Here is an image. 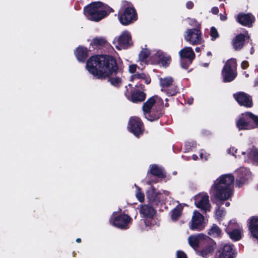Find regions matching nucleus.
<instances>
[{
	"label": "nucleus",
	"mask_w": 258,
	"mask_h": 258,
	"mask_svg": "<svg viewBox=\"0 0 258 258\" xmlns=\"http://www.w3.org/2000/svg\"><path fill=\"white\" fill-rule=\"evenodd\" d=\"M211 12L214 14H217L219 12V9L217 7H214L211 9Z\"/></svg>",
	"instance_id": "nucleus-45"
},
{
	"label": "nucleus",
	"mask_w": 258,
	"mask_h": 258,
	"mask_svg": "<svg viewBox=\"0 0 258 258\" xmlns=\"http://www.w3.org/2000/svg\"><path fill=\"white\" fill-rule=\"evenodd\" d=\"M140 213L144 217L151 218L154 216L156 211L152 207L148 205H143L140 208Z\"/></svg>",
	"instance_id": "nucleus-21"
},
{
	"label": "nucleus",
	"mask_w": 258,
	"mask_h": 258,
	"mask_svg": "<svg viewBox=\"0 0 258 258\" xmlns=\"http://www.w3.org/2000/svg\"><path fill=\"white\" fill-rule=\"evenodd\" d=\"M181 66H182V68H185V69H186V67H184V66H183V64H181Z\"/></svg>",
	"instance_id": "nucleus-56"
},
{
	"label": "nucleus",
	"mask_w": 258,
	"mask_h": 258,
	"mask_svg": "<svg viewBox=\"0 0 258 258\" xmlns=\"http://www.w3.org/2000/svg\"><path fill=\"white\" fill-rule=\"evenodd\" d=\"M226 231L232 240L237 241L241 237L242 229L240 228L235 220H231L225 229Z\"/></svg>",
	"instance_id": "nucleus-11"
},
{
	"label": "nucleus",
	"mask_w": 258,
	"mask_h": 258,
	"mask_svg": "<svg viewBox=\"0 0 258 258\" xmlns=\"http://www.w3.org/2000/svg\"><path fill=\"white\" fill-rule=\"evenodd\" d=\"M135 186L136 188V197L137 199L140 202H143L145 199V196L144 193L141 191V189L136 184H135Z\"/></svg>",
	"instance_id": "nucleus-37"
},
{
	"label": "nucleus",
	"mask_w": 258,
	"mask_h": 258,
	"mask_svg": "<svg viewBox=\"0 0 258 258\" xmlns=\"http://www.w3.org/2000/svg\"><path fill=\"white\" fill-rule=\"evenodd\" d=\"M113 44L118 50L127 48L132 44L130 33L127 31H123L119 37L114 38Z\"/></svg>",
	"instance_id": "nucleus-7"
},
{
	"label": "nucleus",
	"mask_w": 258,
	"mask_h": 258,
	"mask_svg": "<svg viewBox=\"0 0 258 258\" xmlns=\"http://www.w3.org/2000/svg\"><path fill=\"white\" fill-rule=\"evenodd\" d=\"M118 19L120 22L124 25L133 23L137 19L135 10L132 8H126L124 10H120Z\"/></svg>",
	"instance_id": "nucleus-8"
},
{
	"label": "nucleus",
	"mask_w": 258,
	"mask_h": 258,
	"mask_svg": "<svg viewBox=\"0 0 258 258\" xmlns=\"http://www.w3.org/2000/svg\"><path fill=\"white\" fill-rule=\"evenodd\" d=\"M195 203L196 206L204 211H208L210 209L209 196L207 194H201L195 196Z\"/></svg>",
	"instance_id": "nucleus-14"
},
{
	"label": "nucleus",
	"mask_w": 258,
	"mask_h": 258,
	"mask_svg": "<svg viewBox=\"0 0 258 258\" xmlns=\"http://www.w3.org/2000/svg\"><path fill=\"white\" fill-rule=\"evenodd\" d=\"M152 59L155 63H158L165 67L168 66L171 62L170 56L160 50L156 51L152 56Z\"/></svg>",
	"instance_id": "nucleus-15"
},
{
	"label": "nucleus",
	"mask_w": 258,
	"mask_h": 258,
	"mask_svg": "<svg viewBox=\"0 0 258 258\" xmlns=\"http://www.w3.org/2000/svg\"><path fill=\"white\" fill-rule=\"evenodd\" d=\"M150 173L153 175L160 177H163L165 176L164 170L156 165H153L151 166Z\"/></svg>",
	"instance_id": "nucleus-31"
},
{
	"label": "nucleus",
	"mask_w": 258,
	"mask_h": 258,
	"mask_svg": "<svg viewBox=\"0 0 258 258\" xmlns=\"http://www.w3.org/2000/svg\"><path fill=\"white\" fill-rule=\"evenodd\" d=\"M237 173L238 174L237 182L238 180L244 182L245 180L247 179L250 176V172L245 168H240L237 171Z\"/></svg>",
	"instance_id": "nucleus-29"
},
{
	"label": "nucleus",
	"mask_w": 258,
	"mask_h": 258,
	"mask_svg": "<svg viewBox=\"0 0 258 258\" xmlns=\"http://www.w3.org/2000/svg\"><path fill=\"white\" fill-rule=\"evenodd\" d=\"M224 211L222 209H218L216 210L215 215L217 219L220 220L224 215Z\"/></svg>",
	"instance_id": "nucleus-39"
},
{
	"label": "nucleus",
	"mask_w": 258,
	"mask_h": 258,
	"mask_svg": "<svg viewBox=\"0 0 258 258\" xmlns=\"http://www.w3.org/2000/svg\"><path fill=\"white\" fill-rule=\"evenodd\" d=\"M164 194L166 195H167L168 194V191H165L164 192Z\"/></svg>",
	"instance_id": "nucleus-55"
},
{
	"label": "nucleus",
	"mask_w": 258,
	"mask_h": 258,
	"mask_svg": "<svg viewBox=\"0 0 258 258\" xmlns=\"http://www.w3.org/2000/svg\"><path fill=\"white\" fill-rule=\"evenodd\" d=\"M249 229L253 237L258 239V217H253L249 219Z\"/></svg>",
	"instance_id": "nucleus-22"
},
{
	"label": "nucleus",
	"mask_w": 258,
	"mask_h": 258,
	"mask_svg": "<svg viewBox=\"0 0 258 258\" xmlns=\"http://www.w3.org/2000/svg\"><path fill=\"white\" fill-rule=\"evenodd\" d=\"M245 37L243 34H239L233 39V46L235 50L240 49L243 47Z\"/></svg>",
	"instance_id": "nucleus-26"
},
{
	"label": "nucleus",
	"mask_w": 258,
	"mask_h": 258,
	"mask_svg": "<svg viewBox=\"0 0 258 258\" xmlns=\"http://www.w3.org/2000/svg\"><path fill=\"white\" fill-rule=\"evenodd\" d=\"M232 245L225 244L218 258H232Z\"/></svg>",
	"instance_id": "nucleus-28"
},
{
	"label": "nucleus",
	"mask_w": 258,
	"mask_h": 258,
	"mask_svg": "<svg viewBox=\"0 0 258 258\" xmlns=\"http://www.w3.org/2000/svg\"><path fill=\"white\" fill-rule=\"evenodd\" d=\"M207 235L204 233H198L190 235L187 239L189 245L194 249H196L204 242Z\"/></svg>",
	"instance_id": "nucleus-16"
},
{
	"label": "nucleus",
	"mask_w": 258,
	"mask_h": 258,
	"mask_svg": "<svg viewBox=\"0 0 258 258\" xmlns=\"http://www.w3.org/2000/svg\"><path fill=\"white\" fill-rule=\"evenodd\" d=\"M194 6V4L191 2H188L186 3V7L188 9H191Z\"/></svg>",
	"instance_id": "nucleus-46"
},
{
	"label": "nucleus",
	"mask_w": 258,
	"mask_h": 258,
	"mask_svg": "<svg viewBox=\"0 0 258 258\" xmlns=\"http://www.w3.org/2000/svg\"><path fill=\"white\" fill-rule=\"evenodd\" d=\"M193 99L188 100L187 103L189 105H190L192 103Z\"/></svg>",
	"instance_id": "nucleus-50"
},
{
	"label": "nucleus",
	"mask_w": 258,
	"mask_h": 258,
	"mask_svg": "<svg viewBox=\"0 0 258 258\" xmlns=\"http://www.w3.org/2000/svg\"><path fill=\"white\" fill-rule=\"evenodd\" d=\"M202 245H204L198 251V254L204 257H207L212 255L216 247V242L208 236Z\"/></svg>",
	"instance_id": "nucleus-9"
},
{
	"label": "nucleus",
	"mask_w": 258,
	"mask_h": 258,
	"mask_svg": "<svg viewBox=\"0 0 258 258\" xmlns=\"http://www.w3.org/2000/svg\"><path fill=\"white\" fill-rule=\"evenodd\" d=\"M179 54L181 58H187L190 61V62L195 57V53L190 47H184L179 52Z\"/></svg>",
	"instance_id": "nucleus-23"
},
{
	"label": "nucleus",
	"mask_w": 258,
	"mask_h": 258,
	"mask_svg": "<svg viewBox=\"0 0 258 258\" xmlns=\"http://www.w3.org/2000/svg\"><path fill=\"white\" fill-rule=\"evenodd\" d=\"M88 50L86 47H78L75 51V55L80 61H84L87 57Z\"/></svg>",
	"instance_id": "nucleus-27"
},
{
	"label": "nucleus",
	"mask_w": 258,
	"mask_h": 258,
	"mask_svg": "<svg viewBox=\"0 0 258 258\" xmlns=\"http://www.w3.org/2000/svg\"><path fill=\"white\" fill-rule=\"evenodd\" d=\"M236 126L239 130L258 127V116L249 112L243 113L237 120Z\"/></svg>",
	"instance_id": "nucleus-4"
},
{
	"label": "nucleus",
	"mask_w": 258,
	"mask_h": 258,
	"mask_svg": "<svg viewBox=\"0 0 258 258\" xmlns=\"http://www.w3.org/2000/svg\"><path fill=\"white\" fill-rule=\"evenodd\" d=\"M201 31L197 29H187L184 35L185 40L191 45L200 44L202 42Z\"/></svg>",
	"instance_id": "nucleus-10"
},
{
	"label": "nucleus",
	"mask_w": 258,
	"mask_h": 258,
	"mask_svg": "<svg viewBox=\"0 0 258 258\" xmlns=\"http://www.w3.org/2000/svg\"><path fill=\"white\" fill-rule=\"evenodd\" d=\"M131 80L132 81H143L145 83L148 84L150 83V79L147 78L145 75L143 74H136L131 77Z\"/></svg>",
	"instance_id": "nucleus-32"
},
{
	"label": "nucleus",
	"mask_w": 258,
	"mask_h": 258,
	"mask_svg": "<svg viewBox=\"0 0 258 258\" xmlns=\"http://www.w3.org/2000/svg\"><path fill=\"white\" fill-rule=\"evenodd\" d=\"M236 150H235L234 147H232L228 150V152L229 153H231L232 154H234V151L236 153Z\"/></svg>",
	"instance_id": "nucleus-48"
},
{
	"label": "nucleus",
	"mask_w": 258,
	"mask_h": 258,
	"mask_svg": "<svg viewBox=\"0 0 258 258\" xmlns=\"http://www.w3.org/2000/svg\"><path fill=\"white\" fill-rule=\"evenodd\" d=\"M182 207L181 205H179L173 209L171 213V217L172 220L175 221L180 216Z\"/></svg>",
	"instance_id": "nucleus-35"
},
{
	"label": "nucleus",
	"mask_w": 258,
	"mask_h": 258,
	"mask_svg": "<svg viewBox=\"0 0 258 258\" xmlns=\"http://www.w3.org/2000/svg\"><path fill=\"white\" fill-rule=\"evenodd\" d=\"M150 54V50L147 48H145L141 51L139 55V61L141 62L142 65L146 63V60Z\"/></svg>",
	"instance_id": "nucleus-33"
},
{
	"label": "nucleus",
	"mask_w": 258,
	"mask_h": 258,
	"mask_svg": "<svg viewBox=\"0 0 258 258\" xmlns=\"http://www.w3.org/2000/svg\"><path fill=\"white\" fill-rule=\"evenodd\" d=\"M147 198L151 202L157 203L161 200L160 194L156 191L153 187H151L147 192Z\"/></svg>",
	"instance_id": "nucleus-24"
},
{
	"label": "nucleus",
	"mask_w": 258,
	"mask_h": 258,
	"mask_svg": "<svg viewBox=\"0 0 258 258\" xmlns=\"http://www.w3.org/2000/svg\"><path fill=\"white\" fill-rule=\"evenodd\" d=\"M146 98V94L141 91H135L132 94L130 100L134 103L143 101Z\"/></svg>",
	"instance_id": "nucleus-30"
},
{
	"label": "nucleus",
	"mask_w": 258,
	"mask_h": 258,
	"mask_svg": "<svg viewBox=\"0 0 258 258\" xmlns=\"http://www.w3.org/2000/svg\"><path fill=\"white\" fill-rule=\"evenodd\" d=\"M229 205H230L229 202H226V206L228 207V206H229Z\"/></svg>",
	"instance_id": "nucleus-53"
},
{
	"label": "nucleus",
	"mask_w": 258,
	"mask_h": 258,
	"mask_svg": "<svg viewBox=\"0 0 258 258\" xmlns=\"http://www.w3.org/2000/svg\"><path fill=\"white\" fill-rule=\"evenodd\" d=\"M177 258H186V254L182 251L177 252Z\"/></svg>",
	"instance_id": "nucleus-43"
},
{
	"label": "nucleus",
	"mask_w": 258,
	"mask_h": 258,
	"mask_svg": "<svg viewBox=\"0 0 258 258\" xmlns=\"http://www.w3.org/2000/svg\"><path fill=\"white\" fill-rule=\"evenodd\" d=\"M189 24L191 26H196L197 28H200V24H199L195 20H190Z\"/></svg>",
	"instance_id": "nucleus-42"
},
{
	"label": "nucleus",
	"mask_w": 258,
	"mask_h": 258,
	"mask_svg": "<svg viewBox=\"0 0 258 258\" xmlns=\"http://www.w3.org/2000/svg\"><path fill=\"white\" fill-rule=\"evenodd\" d=\"M237 21L242 25L250 26L254 21V18L249 14H240L237 16Z\"/></svg>",
	"instance_id": "nucleus-20"
},
{
	"label": "nucleus",
	"mask_w": 258,
	"mask_h": 258,
	"mask_svg": "<svg viewBox=\"0 0 258 258\" xmlns=\"http://www.w3.org/2000/svg\"><path fill=\"white\" fill-rule=\"evenodd\" d=\"M205 228L204 217L199 212H194L190 229L192 230L201 231Z\"/></svg>",
	"instance_id": "nucleus-13"
},
{
	"label": "nucleus",
	"mask_w": 258,
	"mask_h": 258,
	"mask_svg": "<svg viewBox=\"0 0 258 258\" xmlns=\"http://www.w3.org/2000/svg\"><path fill=\"white\" fill-rule=\"evenodd\" d=\"M208 234L214 238H219L222 236V230L216 224H214L208 229Z\"/></svg>",
	"instance_id": "nucleus-25"
},
{
	"label": "nucleus",
	"mask_w": 258,
	"mask_h": 258,
	"mask_svg": "<svg viewBox=\"0 0 258 258\" xmlns=\"http://www.w3.org/2000/svg\"><path fill=\"white\" fill-rule=\"evenodd\" d=\"M84 11L88 19L97 22L107 16L112 9L101 2H95L85 7Z\"/></svg>",
	"instance_id": "nucleus-3"
},
{
	"label": "nucleus",
	"mask_w": 258,
	"mask_h": 258,
	"mask_svg": "<svg viewBox=\"0 0 258 258\" xmlns=\"http://www.w3.org/2000/svg\"><path fill=\"white\" fill-rule=\"evenodd\" d=\"M86 68L90 74L98 79L105 78L111 75L109 82L114 86H119L121 84V72L117 71L116 60L111 56H93L88 60Z\"/></svg>",
	"instance_id": "nucleus-1"
},
{
	"label": "nucleus",
	"mask_w": 258,
	"mask_h": 258,
	"mask_svg": "<svg viewBox=\"0 0 258 258\" xmlns=\"http://www.w3.org/2000/svg\"><path fill=\"white\" fill-rule=\"evenodd\" d=\"M173 83V79L171 77H165L160 79V84L162 87L161 90L165 91L168 95L173 96L176 93V89L168 90Z\"/></svg>",
	"instance_id": "nucleus-17"
},
{
	"label": "nucleus",
	"mask_w": 258,
	"mask_h": 258,
	"mask_svg": "<svg viewBox=\"0 0 258 258\" xmlns=\"http://www.w3.org/2000/svg\"><path fill=\"white\" fill-rule=\"evenodd\" d=\"M220 17L221 20H222V21H225L227 19L226 16L225 15H223L222 14H221L220 15Z\"/></svg>",
	"instance_id": "nucleus-47"
},
{
	"label": "nucleus",
	"mask_w": 258,
	"mask_h": 258,
	"mask_svg": "<svg viewBox=\"0 0 258 258\" xmlns=\"http://www.w3.org/2000/svg\"><path fill=\"white\" fill-rule=\"evenodd\" d=\"M248 66V62L246 61H243L241 63V68L243 69H245L246 68H247Z\"/></svg>",
	"instance_id": "nucleus-44"
},
{
	"label": "nucleus",
	"mask_w": 258,
	"mask_h": 258,
	"mask_svg": "<svg viewBox=\"0 0 258 258\" xmlns=\"http://www.w3.org/2000/svg\"><path fill=\"white\" fill-rule=\"evenodd\" d=\"M200 155L201 159L205 161L207 160L209 157V154H207L204 151L201 152Z\"/></svg>",
	"instance_id": "nucleus-40"
},
{
	"label": "nucleus",
	"mask_w": 258,
	"mask_h": 258,
	"mask_svg": "<svg viewBox=\"0 0 258 258\" xmlns=\"http://www.w3.org/2000/svg\"><path fill=\"white\" fill-rule=\"evenodd\" d=\"M191 158L194 160H197L198 159V156L196 155H193L191 157Z\"/></svg>",
	"instance_id": "nucleus-49"
},
{
	"label": "nucleus",
	"mask_w": 258,
	"mask_h": 258,
	"mask_svg": "<svg viewBox=\"0 0 258 258\" xmlns=\"http://www.w3.org/2000/svg\"><path fill=\"white\" fill-rule=\"evenodd\" d=\"M234 177L231 174L221 176L214 182L211 194L221 201L228 199L232 195Z\"/></svg>",
	"instance_id": "nucleus-2"
},
{
	"label": "nucleus",
	"mask_w": 258,
	"mask_h": 258,
	"mask_svg": "<svg viewBox=\"0 0 258 258\" xmlns=\"http://www.w3.org/2000/svg\"><path fill=\"white\" fill-rule=\"evenodd\" d=\"M207 55H211V53L210 52H208L207 53Z\"/></svg>",
	"instance_id": "nucleus-54"
},
{
	"label": "nucleus",
	"mask_w": 258,
	"mask_h": 258,
	"mask_svg": "<svg viewBox=\"0 0 258 258\" xmlns=\"http://www.w3.org/2000/svg\"><path fill=\"white\" fill-rule=\"evenodd\" d=\"M76 241L78 243H80L81 241V239L80 238H78L76 239Z\"/></svg>",
	"instance_id": "nucleus-51"
},
{
	"label": "nucleus",
	"mask_w": 258,
	"mask_h": 258,
	"mask_svg": "<svg viewBox=\"0 0 258 258\" xmlns=\"http://www.w3.org/2000/svg\"><path fill=\"white\" fill-rule=\"evenodd\" d=\"M210 35L212 37V40H214L219 37V34L216 29L214 27H212L210 31Z\"/></svg>",
	"instance_id": "nucleus-38"
},
{
	"label": "nucleus",
	"mask_w": 258,
	"mask_h": 258,
	"mask_svg": "<svg viewBox=\"0 0 258 258\" xmlns=\"http://www.w3.org/2000/svg\"><path fill=\"white\" fill-rule=\"evenodd\" d=\"M137 68V66L136 64H131L129 66L128 68L129 72L131 73H134L136 72Z\"/></svg>",
	"instance_id": "nucleus-41"
},
{
	"label": "nucleus",
	"mask_w": 258,
	"mask_h": 258,
	"mask_svg": "<svg viewBox=\"0 0 258 258\" xmlns=\"http://www.w3.org/2000/svg\"><path fill=\"white\" fill-rule=\"evenodd\" d=\"M234 98L240 105L246 107H251L252 105V99L247 94L240 92L233 95Z\"/></svg>",
	"instance_id": "nucleus-18"
},
{
	"label": "nucleus",
	"mask_w": 258,
	"mask_h": 258,
	"mask_svg": "<svg viewBox=\"0 0 258 258\" xmlns=\"http://www.w3.org/2000/svg\"><path fill=\"white\" fill-rule=\"evenodd\" d=\"M161 99L157 96H155L149 98L143 105V109L145 117L150 121H154L158 119L161 116V112L158 111L157 113L153 115L151 111L152 106L158 101H160Z\"/></svg>",
	"instance_id": "nucleus-6"
},
{
	"label": "nucleus",
	"mask_w": 258,
	"mask_h": 258,
	"mask_svg": "<svg viewBox=\"0 0 258 258\" xmlns=\"http://www.w3.org/2000/svg\"><path fill=\"white\" fill-rule=\"evenodd\" d=\"M248 162L258 163V150L252 149L248 153Z\"/></svg>",
	"instance_id": "nucleus-36"
},
{
	"label": "nucleus",
	"mask_w": 258,
	"mask_h": 258,
	"mask_svg": "<svg viewBox=\"0 0 258 258\" xmlns=\"http://www.w3.org/2000/svg\"><path fill=\"white\" fill-rule=\"evenodd\" d=\"M131 217L126 214L121 215L111 222L112 225L121 229L127 228L128 224L131 222Z\"/></svg>",
	"instance_id": "nucleus-19"
},
{
	"label": "nucleus",
	"mask_w": 258,
	"mask_h": 258,
	"mask_svg": "<svg viewBox=\"0 0 258 258\" xmlns=\"http://www.w3.org/2000/svg\"><path fill=\"white\" fill-rule=\"evenodd\" d=\"M236 66L235 59L231 58L226 61L222 71L224 82H230L235 78L237 76Z\"/></svg>",
	"instance_id": "nucleus-5"
},
{
	"label": "nucleus",
	"mask_w": 258,
	"mask_h": 258,
	"mask_svg": "<svg viewBox=\"0 0 258 258\" xmlns=\"http://www.w3.org/2000/svg\"><path fill=\"white\" fill-rule=\"evenodd\" d=\"M128 130L136 137H139L143 134V123L141 119L137 117H132L128 122Z\"/></svg>",
	"instance_id": "nucleus-12"
},
{
	"label": "nucleus",
	"mask_w": 258,
	"mask_h": 258,
	"mask_svg": "<svg viewBox=\"0 0 258 258\" xmlns=\"http://www.w3.org/2000/svg\"><path fill=\"white\" fill-rule=\"evenodd\" d=\"M200 47H197L196 48V52H200Z\"/></svg>",
	"instance_id": "nucleus-52"
},
{
	"label": "nucleus",
	"mask_w": 258,
	"mask_h": 258,
	"mask_svg": "<svg viewBox=\"0 0 258 258\" xmlns=\"http://www.w3.org/2000/svg\"><path fill=\"white\" fill-rule=\"evenodd\" d=\"M106 43V39L101 37H97L93 38L91 43V45H92L94 47H98L100 46H103L105 45Z\"/></svg>",
	"instance_id": "nucleus-34"
}]
</instances>
